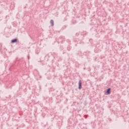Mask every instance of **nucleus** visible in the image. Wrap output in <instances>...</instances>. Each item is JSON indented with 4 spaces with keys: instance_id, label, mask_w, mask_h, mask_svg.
Returning <instances> with one entry per match:
<instances>
[{
    "instance_id": "obj_1",
    "label": "nucleus",
    "mask_w": 129,
    "mask_h": 129,
    "mask_svg": "<svg viewBox=\"0 0 129 129\" xmlns=\"http://www.w3.org/2000/svg\"><path fill=\"white\" fill-rule=\"evenodd\" d=\"M82 82L81 81V80H80L79 81V89L80 90L81 89V88H82Z\"/></svg>"
},
{
    "instance_id": "obj_2",
    "label": "nucleus",
    "mask_w": 129,
    "mask_h": 129,
    "mask_svg": "<svg viewBox=\"0 0 129 129\" xmlns=\"http://www.w3.org/2000/svg\"><path fill=\"white\" fill-rule=\"evenodd\" d=\"M110 90H111L110 88L107 89L106 93H107V95H109V94H110Z\"/></svg>"
},
{
    "instance_id": "obj_3",
    "label": "nucleus",
    "mask_w": 129,
    "mask_h": 129,
    "mask_svg": "<svg viewBox=\"0 0 129 129\" xmlns=\"http://www.w3.org/2000/svg\"><path fill=\"white\" fill-rule=\"evenodd\" d=\"M17 42H18V39H17V38H15V39H12V40H11V43H12V44H14V43H17Z\"/></svg>"
},
{
    "instance_id": "obj_4",
    "label": "nucleus",
    "mask_w": 129,
    "mask_h": 129,
    "mask_svg": "<svg viewBox=\"0 0 129 129\" xmlns=\"http://www.w3.org/2000/svg\"><path fill=\"white\" fill-rule=\"evenodd\" d=\"M50 24L51 26H54V21L53 20H50Z\"/></svg>"
},
{
    "instance_id": "obj_5",
    "label": "nucleus",
    "mask_w": 129,
    "mask_h": 129,
    "mask_svg": "<svg viewBox=\"0 0 129 129\" xmlns=\"http://www.w3.org/2000/svg\"><path fill=\"white\" fill-rule=\"evenodd\" d=\"M28 59H30V57H29V56H28Z\"/></svg>"
},
{
    "instance_id": "obj_6",
    "label": "nucleus",
    "mask_w": 129,
    "mask_h": 129,
    "mask_svg": "<svg viewBox=\"0 0 129 129\" xmlns=\"http://www.w3.org/2000/svg\"><path fill=\"white\" fill-rule=\"evenodd\" d=\"M84 116H86V115H85Z\"/></svg>"
}]
</instances>
